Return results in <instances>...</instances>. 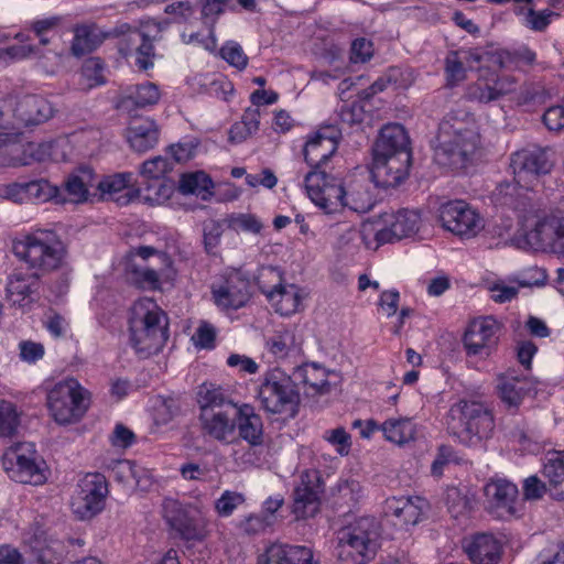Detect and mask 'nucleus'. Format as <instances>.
<instances>
[{"label":"nucleus","mask_w":564,"mask_h":564,"mask_svg":"<svg viewBox=\"0 0 564 564\" xmlns=\"http://www.w3.org/2000/svg\"><path fill=\"white\" fill-rule=\"evenodd\" d=\"M498 390L502 401L509 405H518L524 392L523 387H520V381L517 378L507 376L499 377Z\"/></svg>","instance_id":"56"},{"label":"nucleus","mask_w":564,"mask_h":564,"mask_svg":"<svg viewBox=\"0 0 564 564\" xmlns=\"http://www.w3.org/2000/svg\"><path fill=\"white\" fill-rule=\"evenodd\" d=\"M542 474L549 481L550 496L555 500H564V452L547 453Z\"/></svg>","instance_id":"34"},{"label":"nucleus","mask_w":564,"mask_h":564,"mask_svg":"<svg viewBox=\"0 0 564 564\" xmlns=\"http://www.w3.org/2000/svg\"><path fill=\"white\" fill-rule=\"evenodd\" d=\"M445 503L453 518L467 514L473 507V499L466 490L449 487L445 492Z\"/></svg>","instance_id":"47"},{"label":"nucleus","mask_w":564,"mask_h":564,"mask_svg":"<svg viewBox=\"0 0 564 564\" xmlns=\"http://www.w3.org/2000/svg\"><path fill=\"white\" fill-rule=\"evenodd\" d=\"M127 139L131 148L140 153L152 149L159 139L156 124L151 119L134 120L127 129Z\"/></svg>","instance_id":"35"},{"label":"nucleus","mask_w":564,"mask_h":564,"mask_svg":"<svg viewBox=\"0 0 564 564\" xmlns=\"http://www.w3.org/2000/svg\"><path fill=\"white\" fill-rule=\"evenodd\" d=\"M31 549L37 564H57L62 558L61 553L53 545L40 541L35 542V545H32Z\"/></svg>","instance_id":"64"},{"label":"nucleus","mask_w":564,"mask_h":564,"mask_svg":"<svg viewBox=\"0 0 564 564\" xmlns=\"http://www.w3.org/2000/svg\"><path fill=\"white\" fill-rule=\"evenodd\" d=\"M228 228L239 232H251L258 235L261 232L263 225L260 219L252 214H230L225 219Z\"/></svg>","instance_id":"51"},{"label":"nucleus","mask_w":564,"mask_h":564,"mask_svg":"<svg viewBox=\"0 0 564 564\" xmlns=\"http://www.w3.org/2000/svg\"><path fill=\"white\" fill-rule=\"evenodd\" d=\"M516 91V82L509 76H503L495 82L494 86L485 84L484 86L478 85L471 91L473 96L482 102H490L497 100L503 95H508Z\"/></svg>","instance_id":"45"},{"label":"nucleus","mask_w":564,"mask_h":564,"mask_svg":"<svg viewBox=\"0 0 564 564\" xmlns=\"http://www.w3.org/2000/svg\"><path fill=\"white\" fill-rule=\"evenodd\" d=\"M108 39L110 29L105 30L96 23L77 25L74 29L70 53L82 57L97 50Z\"/></svg>","instance_id":"29"},{"label":"nucleus","mask_w":564,"mask_h":564,"mask_svg":"<svg viewBox=\"0 0 564 564\" xmlns=\"http://www.w3.org/2000/svg\"><path fill=\"white\" fill-rule=\"evenodd\" d=\"M2 465L8 476L17 482L39 486L46 481L45 462L37 456L33 443L11 445L3 454Z\"/></svg>","instance_id":"9"},{"label":"nucleus","mask_w":564,"mask_h":564,"mask_svg":"<svg viewBox=\"0 0 564 564\" xmlns=\"http://www.w3.org/2000/svg\"><path fill=\"white\" fill-rule=\"evenodd\" d=\"M339 131L334 126L321 128L304 147V159L313 169L322 171L324 164L337 150Z\"/></svg>","instance_id":"20"},{"label":"nucleus","mask_w":564,"mask_h":564,"mask_svg":"<svg viewBox=\"0 0 564 564\" xmlns=\"http://www.w3.org/2000/svg\"><path fill=\"white\" fill-rule=\"evenodd\" d=\"M536 205L539 210L534 214L525 213L527 215L521 216L516 213L522 231L510 241L518 249H540L552 245L555 224L545 217L538 202Z\"/></svg>","instance_id":"14"},{"label":"nucleus","mask_w":564,"mask_h":564,"mask_svg":"<svg viewBox=\"0 0 564 564\" xmlns=\"http://www.w3.org/2000/svg\"><path fill=\"white\" fill-rule=\"evenodd\" d=\"M390 85L395 89H408L415 82L414 72L410 68L390 67L388 70Z\"/></svg>","instance_id":"63"},{"label":"nucleus","mask_w":564,"mask_h":564,"mask_svg":"<svg viewBox=\"0 0 564 564\" xmlns=\"http://www.w3.org/2000/svg\"><path fill=\"white\" fill-rule=\"evenodd\" d=\"M466 552L474 564H498L501 544L491 534H477L467 545Z\"/></svg>","instance_id":"33"},{"label":"nucleus","mask_w":564,"mask_h":564,"mask_svg":"<svg viewBox=\"0 0 564 564\" xmlns=\"http://www.w3.org/2000/svg\"><path fill=\"white\" fill-rule=\"evenodd\" d=\"M228 1L229 0H199L203 23L213 28L217 18L224 13V7Z\"/></svg>","instance_id":"62"},{"label":"nucleus","mask_w":564,"mask_h":564,"mask_svg":"<svg viewBox=\"0 0 564 564\" xmlns=\"http://www.w3.org/2000/svg\"><path fill=\"white\" fill-rule=\"evenodd\" d=\"M293 377L304 386H307L313 393H325L329 390V382L325 369L316 364H304L297 367Z\"/></svg>","instance_id":"39"},{"label":"nucleus","mask_w":564,"mask_h":564,"mask_svg":"<svg viewBox=\"0 0 564 564\" xmlns=\"http://www.w3.org/2000/svg\"><path fill=\"white\" fill-rule=\"evenodd\" d=\"M558 15V13L553 12L549 9L535 11L534 9L531 8L528 10L525 21L527 25L531 30L535 32H543L550 25L552 18Z\"/></svg>","instance_id":"61"},{"label":"nucleus","mask_w":564,"mask_h":564,"mask_svg":"<svg viewBox=\"0 0 564 564\" xmlns=\"http://www.w3.org/2000/svg\"><path fill=\"white\" fill-rule=\"evenodd\" d=\"M54 115L52 104L42 96L26 95L18 100L14 118L24 127H34L46 122Z\"/></svg>","instance_id":"26"},{"label":"nucleus","mask_w":564,"mask_h":564,"mask_svg":"<svg viewBox=\"0 0 564 564\" xmlns=\"http://www.w3.org/2000/svg\"><path fill=\"white\" fill-rule=\"evenodd\" d=\"M128 98L137 106V107H147L154 105L160 99V93L156 85L153 83H143L137 85L133 89L130 90Z\"/></svg>","instance_id":"55"},{"label":"nucleus","mask_w":564,"mask_h":564,"mask_svg":"<svg viewBox=\"0 0 564 564\" xmlns=\"http://www.w3.org/2000/svg\"><path fill=\"white\" fill-rule=\"evenodd\" d=\"M392 218L389 227L376 234V240L379 243H390L410 237L419 230L421 217L416 210L403 208L398 210Z\"/></svg>","instance_id":"27"},{"label":"nucleus","mask_w":564,"mask_h":564,"mask_svg":"<svg viewBox=\"0 0 564 564\" xmlns=\"http://www.w3.org/2000/svg\"><path fill=\"white\" fill-rule=\"evenodd\" d=\"M144 191L145 194L143 198L145 202L151 205H160L171 197L173 193V185L165 182L163 178L158 182L149 181Z\"/></svg>","instance_id":"57"},{"label":"nucleus","mask_w":564,"mask_h":564,"mask_svg":"<svg viewBox=\"0 0 564 564\" xmlns=\"http://www.w3.org/2000/svg\"><path fill=\"white\" fill-rule=\"evenodd\" d=\"M487 508L497 518H507L516 514L514 503L518 498V488L506 479H495L485 486Z\"/></svg>","instance_id":"21"},{"label":"nucleus","mask_w":564,"mask_h":564,"mask_svg":"<svg viewBox=\"0 0 564 564\" xmlns=\"http://www.w3.org/2000/svg\"><path fill=\"white\" fill-rule=\"evenodd\" d=\"M384 437L398 445L412 441L415 435V427L410 419H390L382 425Z\"/></svg>","instance_id":"44"},{"label":"nucleus","mask_w":564,"mask_h":564,"mask_svg":"<svg viewBox=\"0 0 564 564\" xmlns=\"http://www.w3.org/2000/svg\"><path fill=\"white\" fill-rule=\"evenodd\" d=\"M96 187V174L89 166H80L64 182V191L70 203L80 204L88 199L89 189Z\"/></svg>","instance_id":"32"},{"label":"nucleus","mask_w":564,"mask_h":564,"mask_svg":"<svg viewBox=\"0 0 564 564\" xmlns=\"http://www.w3.org/2000/svg\"><path fill=\"white\" fill-rule=\"evenodd\" d=\"M129 326L131 344L142 357L159 352L169 337L166 316L149 297L134 302Z\"/></svg>","instance_id":"3"},{"label":"nucleus","mask_w":564,"mask_h":564,"mask_svg":"<svg viewBox=\"0 0 564 564\" xmlns=\"http://www.w3.org/2000/svg\"><path fill=\"white\" fill-rule=\"evenodd\" d=\"M163 516L183 540L194 541L204 538V525L195 507L166 498L163 501Z\"/></svg>","instance_id":"16"},{"label":"nucleus","mask_w":564,"mask_h":564,"mask_svg":"<svg viewBox=\"0 0 564 564\" xmlns=\"http://www.w3.org/2000/svg\"><path fill=\"white\" fill-rule=\"evenodd\" d=\"M375 206V199L365 180L350 181L346 186L345 207L366 214Z\"/></svg>","instance_id":"37"},{"label":"nucleus","mask_w":564,"mask_h":564,"mask_svg":"<svg viewBox=\"0 0 564 564\" xmlns=\"http://www.w3.org/2000/svg\"><path fill=\"white\" fill-rule=\"evenodd\" d=\"M258 564H317L313 551L302 545L275 542L258 556Z\"/></svg>","instance_id":"24"},{"label":"nucleus","mask_w":564,"mask_h":564,"mask_svg":"<svg viewBox=\"0 0 564 564\" xmlns=\"http://www.w3.org/2000/svg\"><path fill=\"white\" fill-rule=\"evenodd\" d=\"M318 491L302 480L293 491L292 513L296 519L314 517L319 510Z\"/></svg>","instance_id":"36"},{"label":"nucleus","mask_w":564,"mask_h":564,"mask_svg":"<svg viewBox=\"0 0 564 564\" xmlns=\"http://www.w3.org/2000/svg\"><path fill=\"white\" fill-rule=\"evenodd\" d=\"M236 427L239 436L245 440L251 447H258L263 444V423L253 408L249 404L238 406L235 412Z\"/></svg>","instance_id":"30"},{"label":"nucleus","mask_w":564,"mask_h":564,"mask_svg":"<svg viewBox=\"0 0 564 564\" xmlns=\"http://www.w3.org/2000/svg\"><path fill=\"white\" fill-rule=\"evenodd\" d=\"M501 324L494 316L474 319L463 338L468 356L485 359L497 348Z\"/></svg>","instance_id":"15"},{"label":"nucleus","mask_w":564,"mask_h":564,"mask_svg":"<svg viewBox=\"0 0 564 564\" xmlns=\"http://www.w3.org/2000/svg\"><path fill=\"white\" fill-rule=\"evenodd\" d=\"M198 403L202 412L205 410H213V412H218V410H231V412H235L238 408L220 388L206 384L199 388Z\"/></svg>","instance_id":"42"},{"label":"nucleus","mask_w":564,"mask_h":564,"mask_svg":"<svg viewBox=\"0 0 564 564\" xmlns=\"http://www.w3.org/2000/svg\"><path fill=\"white\" fill-rule=\"evenodd\" d=\"M263 410L272 414L290 413L294 416L300 404V392L293 379L280 369L268 371L258 388Z\"/></svg>","instance_id":"8"},{"label":"nucleus","mask_w":564,"mask_h":564,"mask_svg":"<svg viewBox=\"0 0 564 564\" xmlns=\"http://www.w3.org/2000/svg\"><path fill=\"white\" fill-rule=\"evenodd\" d=\"M173 169V163L163 156H155L142 163L140 175L148 181L158 182L164 178L165 174Z\"/></svg>","instance_id":"53"},{"label":"nucleus","mask_w":564,"mask_h":564,"mask_svg":"<svg viewBox=\"0 0 564 564\" xmlns=\"http://www.w3.org/2000/svg\"><path fill=\"white\" fill-rule=\"evenodd\" d=\"M221 57L231 66L238 69H245L248 65V57L243 53L242 47L236 42H227L220 48Z\"/></svg>","instance_id":"60"},{"label":"nucleus","mask_w":564,"mask_h":564,"mask_svg":"<svg viewBox=\"0 0 564 564\" xmlns=\"http://www.w3.org/2000/svg\"><path fill=\"white\" fill-rule=\"evenodd\" d=\"M110 39H118V52L123 57L135 54V65L141 70L153 66L154 45L156 35H151L143 30L127 22H118L110 28Z\"/></svg>","instance_id":"10"},{"label":"nucleus","mask_w":564,"mask_h":564,"mask_svg":"<svg viewBox=\"0 0 564 564\" xmlns=\"http://www.w3.org/2000/svg\"><path fill=\"white\" fill-rule=\"evenodd\" d=\"M383 155H372L370 174L372 181L380 187H395L405 181L410 174L412 152L397 153L394 158L383 159Z\"/></svg>","instance_id":"17"},{"label":"nucleus","mask_w":564,"mask_h":564,"mask_svg":"<svg viewBox=\"0 0 564 564\" xmlns=\"http://www.w3.org/2000/svg\"><path fill=\"white\" fill-rule=\"evenodd\" d=\"M212 187L213 182L210 177L202 171L183 174L178 183V189L181 193L195 194L204 200L208 199L213 195L210 192Z\"/></svg>","instance_id":"43"},{"label":"nucleus","mask_w":564,"mask_h":564,"mask_svg":"<svg viewBox=\"0 0 564 564\" xmlns=\"http://www.w3.org/2000/svg\"><path fill=\"white\" fill-rule=\"evenodd\" d=\"M112 473L116 480L129 486L133 485L142 490H145L151 482L149 477L145 476V470L131 460L115 462Z\"/></svg>","instance_id":"40"},{"label":"nucleus","mask_w":564,"mask_h":564,"mask_svg":"<svg viewBox=\"0 0 564 564\" xmlns=\"http://www.w3.org/2000/svg\"><path fill=\"white\" fill-rule=\"evenodd\" d=\"M133 174L131 172L116 173L96 180V188L102 197L115 200L120 206H126L140 195V189L131 186Z\"/></svg>","instance_id":"25"},{"label":"nucleus","mask_w":564,"mask_h":564,"mask_svg":"<svg viewBox=\"0 0 564 564\" xmlns=\"http://www.w3.org/2000/svg\"><path fill=\"white\" fill-rule=\"evenodd\" d=\"M259 118L260 112L258 108H248L242 116L241 124L232 126L230 130V140L242 141L248 135L256 132L259 129Z\"/></svg>","instance_id":"50"},{"label":"nucleus","mask_w":564,"mask_h":564,"mask_svg":"<svg viewBox=\"0 0 564 564\" xmlns=\"http://www.w3.org/2000/svg\"><path fill=\"white\" fill-rule=\"evenodd\" d=\"M426 506L421 497H391L386 500L383 511L386 517L393 519L394 525H414Z\"/></svg>","instance_id":"22"},{"label":"nucleus","mask_w":564,"mask_h":564,"mask_svg":"<svg viewBox=\"0 0 564 564\" xmlns=\"http://www.w3.org/2000/svg\"><path fill=\"white\" fill-rule=\"evenodd\" d=\"M200 421L204 433L218 442L229 443L235 435L236 415L231 410H205L200 412Z\"/></svg>","instance_id":"28"},{"label":"nucleus","mask_w":564,"mask_h":564,"mask_svg":"<svg viewBox=\"0 0 564 564\" xmlns=\"http://www.w3.org/2000/svg\"><path fill=\"white\" fill-rule=\"evenodd\" d=\"M434 160L453 171L473 165L480 153V135L475 118L464 111L448 112L440 123Z\"/></svg>","instance_id":"2"},{"label":"nucleus","mask_w":564,"mask_h":564,"mask_svg":"<svg viewBox=\"0 0 564 564\" xmlns=\"http://www.w3.org/2000/svg\"><path fill=\"white\" fill-rule=\"evenodd\" d=\"M108 495L106 477L99 473L87 474L78 484V490L72 500V509L80 520H88L105 507Z\"/></svg>","instance_id":"12"},{"label":"nucleus","mask_w":564,"mask_h":564,"mask_svg":"<svg viewBox=\"0 0 564 564\" xmlns=\"http://www.w3.org/2000/svg\"><path fill=\"white\" fill-rule=\"evenodd\" d=\"M442 226L459 237H475L484 228V219L464 200H451L440 207Z\"/></svg>","instance_id":"13"},{"label":"nucleus","mask_w":564,"mask_h":564,"mask_svg":"<svg viewBox=\"0 0 564 564\" xmlns=\"http://www.w3.org/2000/svg\"><path fill=\"white\" fill-rule=\"evenodd\" d=\"M338 557L345 564H367L380 547V524L373 517H361L339 532Z\"/></svg>","instance_id":"5"},{"label":"nucleus","mask_w":564,"mask_h":564,"mask_svg":"<svg viewBox=\"0 0 564 564\" xmlns=\"http://www.w3.org/2000/svg\"><path fill=\"white\" fill-rule=\"evenodd\" d=\"M40 273L14 270L7 280L6 299L24 312L40 299Z\"/></svg>","instance_id":"18"},{"label":"nucleus","mask_w":564,"mask_h":564,"mask_svg":"<svg viewBox=\"0 0 564 564\" xmlns=\"http://www.w3.org/2000/svg\"><path fill=\"white\" fill-rule=\"evenodd\" d=\"M553 165L550 152L539 145H530L512 153L510 167L513 183L498 184L492 192L496 206L520 213L521 216L536 213L539 206L529 192L533 191L541 176L552 171Z\"/></svg>","instance_id":"1"},{"label":"nucleus","mask_w":564,"mask_h":564,"mask_svg":"<svg viewBox=\"0 0 564 564\" xmlns=\"http://www.w3.org/2000/svg\"><path fill=\"white\" fill-rule=\"evenodd\" d=\"M212 293L217 306L223 310H238L250 300V283L237 273L228 278L223 285L213 286Z\"/></svg>","instance_id":"23"},{"label":"nucleus","mask_w":564,"mask_h":564,"mask_svg":"<svg viewBox=\"0 0 564 564\" xmlns=\"http://www.w3.org/2000/svg\"><path fill=\"white\" fill-rule=\"evenodd\" d=\"M332 497L334 506L350 510L362 498V487L356 479H339L332 488Z\"/></svg>","instance_id":"38"},{"label":"nucleus","mask_w":564,"mask_h":564,"mask_svg":"<svg viewBox=\"0 0 564 564\" xmlns=\"http://www.w3.org/2000/svg\"><path fill=\"white\" fill-rule=\"evenodd\" d=\"M225 220L208 219L203 223L204 249L208 254H215L224 234Z\"/></svg>","instance_id":"52"},{"label":"nucleus","mask_w":564,"mask_h":564,"mask_svg":"<svg viewBox=\"0 0 564 564\" xmlns=\"http://www.w3.org/2000/svg\"><path fill=\"white\" fill-rule=\"evenodd\" d=\"M196 4L191 0H177L164 8V12L173 17L175 23H188L195 14Z\"/></svg>","instance_id":"58"},{"label":"nucleus","mask_w":564,"mask_h":564,"mask_svg":"<svg viewBox=\"0 0 564 564\" xmlns=\"http://www.w3.org/2000/svg\"><path fill=\"white\" fill-rule=\"evenodd\" d=\"M13 253L40 276L57 270L65 257L63 242L48 231H36L15 241Z\"/></svg>","instance_id":"6"},{"label":"nucleus","mask_w":564,"mask_h":564,"mask_svg":"<svg viewBox=\"0 0 564 564\" xmlns=\"http://www.w3.org/2000/svg\"><path fill=\"white\" fill-rule=\"evenodd\" d=\"M465 62V65L473 68L475 65L485 63L488 67L503 68L509 58L507 51H482L479 48L457 51Z\"/></svg>","instance_id":"41"},{"label":"nucleus","mask_w":564,"mask_h":564,"mask_svg":"<svg viewBox=\"0 0 564 564\" xmlns=\"http://www.w3.org/2000/svg\"><path fill=\"white\" fill-rule=\"evenodd\" d=\"M19 424V414L14 404L8 401H0V438L14 436Z\"/></svg>","instance_id":"49"},{"label":"nucleus","mask_w":564,"mask_h":564,"mask_svg":"<svg viewBox=\"0 0 564 564\" xmlns=\"http://www.w3.org/2000/svg\"><path fill=\"white\" fill-rule=\"evenodd\" d=\"M295 346V336L289 329L275 332L265 340L267 349L278 358H284L289 355L290 350Z\"/></svg>","instance_id":"48"},{"label":"nucleus","mask_w":564,"mask_h":564,"mask_svg":"<svg viewBox=\"0 0 564 564\" xmlns=\"http://www.w3.org/2000/svg\"><path fill=\"white\" fill-rule=\"evenodd\" d=\"M261 292L270 300L276 302V312L281 315H291L295 313L301 304V297L294 285L285 288L281 284L279 273L272 269H264L258 280Z\"/></svg>","instance_id":"19"},{"label":"nucleus","mask_w":564,"mask_h":564,"mask_svg":"<svg viewBox=\"0 0 564 564\" xmlns=\"http://www.w3.org/2000/svg\"><path fill=\"white\" fill-rule=\"evenodd\" d=\"M62 17L53 15L44 19L34 20L30 23L29 29L39 39V43L46 46L51 43V33H55L62 24Z\"/></svg>","instance_id":"54"},{"label":"nucleus","mask_w":564,"mask_h":564,"mask_svg":"<svg viewBox=\"0 0 564 564\" xmlns=\"http://www.w3.org/2000/svg\"><path fill=\"white\" fill-rule=\"evenodd\" d=\"M245 496L237 491L226 490L216 500L215 509L220 517H229L235 509L245 502Z\"/></svg>","instance_id":"59"},{"label":"nucleus","mask_w":564,"mask_h":564,"mask_svg":"<svg viewBox=\"0 0 564 564\" xmlns=\"http://www.w3.org/2000/svg\"><path fill=\"white\" fill-rule=\"evenodd\" d=\"M46 403L56 423L70 424L79 421L87 411L89 392L76 379L68 378L54 384Z\"/></svg>","instance_id":"7"},{"label":"nucleus","mask_w":564,"mask_h":564,"mask_svg":"<svg viewBox=\"0 0 564 564\" xmlns=\"http://www.w3.org/2000/svg\"><path fill=\"white\" fill-rule=\"evenodd\" d=\"M304 184L311 200L326 214L345 207L347 184L341 180L328 175L325 171H310Z\"/></svg>","instance_id":"11"},{"label":"nucleus","mask_w":564,"mask_h":564,"mask_svg":"<svg viewBox=\"0 0 564 564\" xmlns=\"http://www.w3.org/2000/svg\"><path fill=\"white\" fill-rule=\"evenodd\" d=\"M28 203L29 202H47L50 199H57L58 202H65L64 197H61L59 188L51 184L45 178L34 180L26 182Z\"/></svg>","instance_id":"46"},{"label":"nucleus","mask_w":564,"mask_h":564,"mask_svg":"<svg viewBox=\"0 0 564 564\" xmlns=\"http://www.w3.org/2000/svg\"><path fill=\"white\" fill-rule=\"evenodd\" d=\"M448 433L465 446H478L491 437L494 415L482 403L460 400L454 403L446 419Z\"/></svg>","instance_id":"4"},{"label":"nucleus","mask_w":564,"mask_h":564,"mask_svg":"<svg viewBox=\"0 0 564 564\" xmlns=\"http://www.w3.org/2000/svg\"><path fill=\"white\" fill-rule=\"evenodd\" d=\"M391 149L397 150V153L411 152L409 135L399 123L387 124L380 130L372 145V155H384Z\"/></svg>","instance_id":"31"}]
</instances>
